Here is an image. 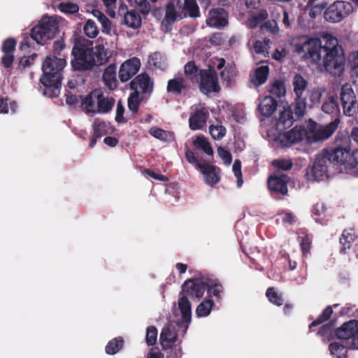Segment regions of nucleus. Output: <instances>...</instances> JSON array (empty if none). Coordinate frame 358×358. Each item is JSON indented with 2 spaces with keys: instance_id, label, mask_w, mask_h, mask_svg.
I'll return each instance as SVG.
<instances>
[{
  "instance_id": "obj_1",
  "label": "nucleus",
  "mask_w": 358,
  "mask_h": 358,
  "mask_svg": "<svg viewBox=\"0 0 358 358\" xmlns=\"http://www.w3.org/2000/svg\"><path fill=\"white\" fill-rule=\"evenodd\" d=\"M296 51L323 66L334 76H341L344 71L345 59L343 50L337 38L331 34L323 35L320 39L306 38L302 43L296 45Z\"/></svg>"
},
{
  "instance_id": "obj_2",
  "label": "nucleus",
  "mask_w": 358,
  "mask_h": 358,
  "mask_svg": "<svg viewBox=\"0 0 358 358\" xmlns=\"http://www.w3.org/2000/svg\"><path fill=\"white\" fill-rule=\"evenodd\" d=\"M98 44L89 47L85 43H76L72 50L74 57L71 62L75 70H87L94 66L106 63L112 56V51L105 47L101 38L98 39Z\"/></svg>"
},
{
  "instance_id": "obj_3",
  "label": "nucleus",
  "mask_w": 358,
  "mask_h": 358,
  "mask_svg": "<svg viewBox=\"0 0 358 358\" xmlns=\"http://www.w3.org/2000/svg\"><path fill=\"white\" fill-rule=\"evenodd\" d=\"M66 64L64 58L55 56L47 57L42 65L43 76L40 81L44 86L43 94L50 97L59 94L61 88V71Z\"/></svg>"
},
{
  "instance_id": "obj_4",
  "label": "nucleus",
  "mask_w": 358,
  "mask_h": 358,
  "mask_svg": "<svg viewBox=\"0 0 358 358\" xmlns=\"http://www.w3.org/2000/svg\"><path fill=\"white\" fill-rule=\"evenodd\" d=\"M206 286V282L203 280L199 278L187 280L182 285L178 303L182 315V322L185 323V329L191 321L192 316L191 304L187 296L189 295L199 299L204 294Z\"/></svg>"
},
{
  "instance_id": "obj_5",
  "label": "nucleus",
  "mask_w": 358,
  "mask_h": 358,
  "mask_svg": "<svg viewBox=\"0 0 358 358\" xmlns=\"http://www.w3.org/2000/svg\"><path fill=\"white\" fill-rule=\"evenodd\" d=\"M325 157L329 162L340 164L347 169H356L358 166V150L350 152L349 140L345 139L336 148L327 150Z\"/></svg>"
},
{
  "instance_id": "obj_6",
  "label": "nucleus",
  "mask_w": 358,
  "mask_h": 358,
  "mask_svg": "<svg viewBox=\"0 0 358 358\" xmlns=\"http://www.w3.org/2000/svg\"><path fill=\"white\" fill-rule=\"evenodd\" d=\"M308 80L299 73L295 74L292 79V87L294 97V109L295 115L302 117L308 106Z\"/></svg>"
},
{
  "instance_id": "obj_7",
  "label": "nucleus",
  "mask_w": 358,
  "mask_h": 358,
  "mask_svg": "<svg viewBox=\"0 0 358 358\" xmlns=\"http://www.w3.org/2000/svg\"><path fill=\"white\" fill-rule=\"evenodd\" d=\"M59 29V21L55 17L44 16L38 24L31 29V36L38 44L43 45L55 37Z\"/></svg>"
},
{
  "instance_id": "obj_8",
  "label": "nucleus",
  "mask_w": 358,
  "mask_h": 358,
  "mask_svg": "<svg viewBox=\"0 0 358 358\" xmlns=\"http://www.w3.org/2000/svg\"><path fill=\"white\" fill-rule=\"evenodd\" d=\"M339 122V120L336 118L333 122L325 126L310 122L306 129L307 142H317L328 138L336 131Z\"/></svg>"
},
{
  "instance_id": "obj_9",
  "label": "nucleus",
  "mask_w": 358,
  "mask_h": 358,
  "mask_svg": "<svg viewBox=\"0 0 358 358\" xmlns=\"http://www.w3.org/2000/svg\"><path fill=\"white\" fill-rule=\"evenodd\" d=\"M353 6L348 1H337L325 10L324 16L326 20L336 23L342 21L354 11Z\"/></svg>"
},
{
  "instance_id": "obj_10",
  "label": "nucleus",
  "mask_w": 358,
  "mask_h": 358,
  "mask_svg": "<svg viewBox=\"0 0 358 358\" xmlns=\"http://www.w3.org/2000/svg\"><path fill=\"white\" fill-rule=\"evenodd\" d=\"M338 338L346 341L350 348L358 350V322L351 320L344 323L336 331Z\"/></svg>"
},
{
  "instance_id": "obj_11",
  "label": "nucleus",
  "mask_w": 358,
  "mask_h": 358,
  "mask_svg": "<svg viewBox=\"0 0 358 358\" xmlns=\"http://www.w3.org/2000/svg\"><path fill=\"white\" fill-rule=\"evenodd\" d=\"M189 117V127L191 130L203 129L209 117L208 109L203 106H193Z\"/></svg>"
},
{
  "instance_id": "obj_12",
  "label": "nucleus",
  "mask_w": 358,
  "mask_h": 358,
  "mask_svg": "<svg viewBox=\"0 0 358 358\" xmlns=\"http://www.w3.org/2000/svg\"><path fill=\"white\" fill-rule=\"evenodd\" d=\"M306 129L301 127H295L291 130L280 133L276 137V141L284 147H289L304 139L306 140Z\"/></svg>"
},
{
  "instance_id": "obj_13",
  "label": "nucleus",
  "mask_w": 358,
  "mask_h": 358,
  "mask_svg": "<svg viewBox=\"0 0 358 358\" xmlns=\"http://www.w3.org/2000/svg\"><path fill=\"white\" fill-rule=\"evenodd\" d=\"M200 87L206 92H217L220 86L217 81V73L214 69L210 67L207 70L200 71Z\"/></svg>"
},
{
  "instance_id": "obj_14",
  "label": "nucleus",
  "mask_w": 358,
  "mask_h": 358,
  "mask_svg": "<svg viewBox=\"0 0 358 358\" xmlns=\"http://www.w3.org/2000/svg\"><path fill=\"white\" fill-rule=\"evenodd\" d=\"M329 160L324 156H318L313 168L307 173L308 180L310 181H320L327 177V164Z\"/></svg>"
},
{
  "instance_id": "obj_15",
  "label": "nucleus",
  "mask_w": 358,
  "mask_h": 358,
  "mask_svg": "<svg viewBox=\"0 0 358 358\" xmlns=\"http://www.w3.org/2000/svg\"><path fill=\"white\" fill-rule=\"evenodd\" d=\"M141 66V61L137 57H132L124 61L120 66L118 75L122 82L129 80L139 71Z\"/></svg>"
},
{
  "instance_id": "obj_16",
  "label": "nucleus",
  "mask_w": 358,
  "mask_h": 358,
  "mask_svg": "<svg viewBox=\"0 0 358 358\" xmlns=\"http://www.w3.org/2000/svg\"><path fill=\"white\" fill-rule=\"evenodd\" d=\"M341 100L344 113L348 116H352L355 112L356 99L354 91L350 84H345L342 86Z\"/></svg>"
},
{
  "instance_id": "obj_17",
  "label": "nucleus",
  "mask_w": 358,
  "mask_h": 358,
  "mask_svg": "<svg viewBox=\"0 0 358 358\" xmlns=\"http://www.w3.org/2000/svg\"><path fill=\"white\" fill-rule=\"evenodd\" d=\"M180 10L179 0H173L167 4L165 16L162 21V27L166 31L169 30V26L173 24L178 17H180L179 14Z\"/></svg>"
},
{
  "instance_id": "obj_18",
  "label": "nucleus",
  "mask_w": 358,
  "mask_h": 358,
  "mask_svg": "<svg viewBox=\"0 0 358 358\" xmlns=\"http://www.w3.org/2000/svg\"><path fill=\"white\" fill-rule=\"evenodd\" d=\"M288 180L286 175L280 173H275L268 178V187L271 191L284 195L288 191L287 187Z\"/></svg>"
},
{
  "instance_id": "obj_19",
  "label": "nucleus",
  "mask_w": 358,
  "mask_h": 358,
  "mask_svg": "<svg viewBox=\"0 0 358 358\" xmlns=\"http://www.w3.org/2000/svg\"><path fill=\"white\" fill-rule=\"evenodd\" d=\"M131 90L137 94L151 93L152 91V83L146 74H141L136 76L130 83Z\"/></svg>"
},
{
  "instance_id": "obj_20",
  "label": "nucleus",
  "mask_w": 358,
  "mask_h": 358,
  "mask_svg": "<svg viewBox=\"0 0 358 358\" xmlns=\"http://www.w3.org/2000/svg\"><path fill=\"white\" fill-rule=\"evenodd\" d=\"M206 24L218 28L224 27L227 24V13L223 8L212 9L208 13Z\"/></svg>"
},
{
  "instance_id": "obj_21",
  "label": "nucleus",
  "mask_w": 358,
  "mask_h": 358,
  "mask_svg": "<svg viewBox=\"0 0 358 358\" xmlns=\"http://www.w3.org/2000/svg\"><path fill=\"white\" fill-rule=\"evenodd\" d=\"M203 175L206 184L213 186L220 181V176L217 168L208 163L203 162L199 164L198 169Z\"/></svg>"
},
{
  "instance_id": "obj_22",
  "label": "nucleus",
  "mask_w": 358,
  "mask_h": 358,
  "mask_svg": "<svg viewBox=\"0 0 358 358\" xmlns=\"http://www.w3.org/2000/svg\"><path fill=\"white\" fill-rule=\"evenodd\" d=\"M99 90L92 91L82 100L84 111L87 114L98 113L99 108Z\"/></svg>"
},
{
  "instance_id": "obj_23",
  "label": "nucleus",
  "mask_w": 358,
  "mask_h": 358,
  "mask_svg": "<svg viewBox=\"0 0 358 358\" xmlns=\"http://www.w3.org/2000/svg\"><path fill=\"white\" fill-rule=\"evenodd\" d=\"M321 110L334 116H337L340 113V108L338 100L333 94L327 93L321 106Z\"/></svg>"
},
{
  "instance_id": "obj_24",
  "label": "nucleus",
  "mask_w": 358,
  "mask_h": 358,
  "mask_svg": "<svg viewBox=\"0 0 358 358\" xmlns=\"http://www.w3.org/2000/svg\"><path fill=\"white\" fill-rule=\"evenodd\" d=\"M177 335L173 324L164 327L160 334V342L164 348H169L176 342Z\"/></svg>"
},
{
  "instance_id": "obj_25",
  "label": "nucleus",
  "mask_w": 358,
  "mask_h": 358,
  "mask_svg": "<svg viewBox=\"0 0 358 358\" xmlns=\"http://www.w3.org/2000/svg\"><path fill=\"white\" fill-rule=\"evenodd\" d=\"M268 73L269 68L267 65L259 66L250 75L251 82L255 87L260 86L266 81Z\"/></svg>"
},
{
  "instance_id": "obj_26",
  "label": "nucleus",
  "mask_w": 358,
  "mask_h": 358,
  "mask_svg": "<svg viewBox=\"0 0 358 358\" xmlns=\"http://www.w3.org/2000/svg\"><path fill=\"white\" fill-rule=\"evenodd\" d=\"M277 102L270 96H265L259 104V109L262 115L271 116L276 110Z\"/></svg>"
},
{
  "instance_id": "obj_27",
  "label": "nucleus",
  "mask_w": 358,
  "mask_h": 358,
  "mask_svg": "<svg viewBox=\"0 0 358 358\" xmlns=\"http://www.w3.org/2000/svg\"><path fill=\"white\" fill-rule=\"evenodd\" d=\"M103 80L105 85L110 90H113L116 87V66L115 65L110 64L104 70L103 73Z\"/></svg>"
},
{
  "instance_id": "obj_28",
  "label": "nucleus",
  "mask_w": 358,
  "mask_h": 358,
  "mask_svg": "<svg viewBox=\"0 0 358 358\" xmlns=\"http://www.w3.org/2000/svg\"><path fill=\"white\" fill-rule=\"evenodd\" d=\"M267 17L268 13L265 10H258L255 12H252L250 13L247 22V27L251 29L255 28L262 24V22L265 20Z\"/></svg>"
},
{
  "instance_id": "obj_29",
  "label": "nucleus",
  "mask_w": 358,
  "mask_h": 358,
  "mask_svg": "<svg viewBox=\"0 0 358 358\" xmlns=\"http://www.w3.org/2000/svg\"><path fill=\"white\" fill-rule=\"evenodd\" d=\"M123 22L130 28L137 29L141 25V17L136 10H131L124 14Z\"/></svg>"
},
{
  "instance_id": "obj_30",
  "label": "nucleus",
  "mask_w": 358,
  "mask_h": 358,
  "mask_svg": "<svg viewBox=\"0 0 358 358\" xmlns=\"http://www.w3.org/2000/svg\"><path fill=\"white\" fill-rule=\"evenodd\" d=\"M115 100L108 96H106L99 90V108L98 113H106L113 107Z\"/></svg>"
},
{
  "instance_id": "obj_31",
  "label": "nucleus",
  "mask_w": 358,
  "mask_h": 358,
  "mask_svg": "<svg viewBox=\"0 0 358 358\" xmlns=\"http://www.w3.org/2000/svg\"><path fill=\"white\" fill-rule=\"evenodd\" d=\"M187 87V83L185 79L182 77H176L169 80L167 90L176 94H180Z\"/></svg>"
},
{
  "instance_id": "obj_32",
  "label": "nucleus",
  "mask_w": 358,
  "mask_h": 358,
  "mask_svg": "<svg viewBox=\"0 0 358 358\" xmlns=\"http://www.w3.org/2000/svg\"><path fill=\"white\" fill-rule=\"evenodd\" d=\"M149 134L162 141L170 142L173 140V134L172 132L163 130L157 127H151L149 130Z\"/></svg>"
},
{
  "instance_id": "obj_33",
  "label": "nucleus",
  "mask_w": 358,
  "mask_h": 358,
  "mask_svg": "<svg viewBox=\"0 0 358 358\" xmlns=\"http://www.w3.org/2000/svg\"><path fill=\"white\" fill-rule=\"evenodd\" d=\"M92 15L96 17L101 24L102 32L108 35L111 33V22L109 19L99 10H93Z\"/></svg>"
},
{
  "instance_id": "obj_34",
  "label": "nucleus",
  "mask_w": 358,
  "mask_h": 358,
  "mask_svg": "<svg viewBox=\"0 0 358 358\" xmlns=\"http://www.w3.org/2000/svg\"><path fill=\"white\" fill-rule=\"evenodd\" d=\"M292 124V115L289 108L284 109L280 112V115L277 122V128L282 129L289 127Z\"/></svg>"
},
{
  "instance_id": "obj_35",
  "label": "nucleus",
  "mask_w": 358,
  "mask_h": 358,
  "mask_svg": "<svg viewBox=\"0 0 358 358\" xmlns=\"http://www.w3.org/2000/svg\"><path fill=\"white\" fill-rule=\"evenodd\" d=\"M325 92L326 89L323 87H315L310 91H308L310 106L318 105L320 103L322 97Z\"/></svg>"
},
{
  "instance_id": "obj_36",
  "label": "nucleus",
  "mask_w": 358,
  "mask_h": 358,
  "mask_svg": "<svg viewBox=\"0 0 358 358\" xmlns=\"http://www.w3.org/2000/svg\"><path fill=\"white\" fill-rule=\"evenodd\" d=\"M193 144L202 150L208 155H212L213 154V148L208 140L204 136L200 135L196 136L194 141Z\"/></svg>"
},
{
  "instance_id": "obj_37",
  "label": "nucleus",
  "mask_w": 358,
  "mask_h": 358,
  "mask_svg": "<svg viewBox=\"0 0 358 358\" xmlns=\"http://www.w3.org/2000/svg\"><path fill=\"white\" fill-rule=\"evenodd\" d=\"M331 355L336 358H346L347 348L340 342H334L329 347Z\"/></svg>"
},
{
  "instance_id": "obj_38",
  "label": "nucleus",
  "mask_w": 358,
  "mask_h": 358,
  "mask_svg": "<svg viewBox=\"0 0 358 358\" xmlns=\"http://www.w3.org/2000/svg\"><path fill=\"white\" fill-rule=\"evenodd\" d=\"M93 127L95 138H100L103 135L109 133L110 129L109 124L98 119L94 120Z\"/></svg>"
},
{
  "instance_id": "obj_39",
  "label": "nucleus",
  "mask_w": 358,
  "mask_h": 358,
  "mask_svg": "<svg viewBox=\"0 0 358 358\" xmlns=\"http://www.w3.org/2000/svg\"><path fill=\"white\" fill-rule=\"evenodd\" d=\"M148 63L159 69L166 68V58L164 55L159 52H154L150 55Z\"/></svg>"
},
{
  "instance_id": "obj_40",
  "label": "nucleus",
  "mask_w": 358,
  "mask_h": 358,
  "mask_svg": "<svg viewBox=\"0 0 358 358\" xmlns=\"http://www.w3.org/2000/svg\"><path fill=\"white\" fill-rule=\"evenodd\" d=\"M326 7L327 2L324 0L319 1L318 3L308 4V15L311 18H315L322 14Z\"/></svg>"
},
{
  "instance_id": "obj_41",
  "label": "nucleus",
  "mask_w": 358,
  "mask_h": 358,
  "mask_svg": "<svg viewBox=\"0 0 358 358\" xmlns=\"http://www.w3.org/2000/svg\"><path fill=\"white\" fill-rule=\"evenodd\" d=\"M269 92L272 96L281 97L285 95L286 88L284 82L275 80L271 85Z\"/></svg>"
},
{
  "instance_id": "obj_42",
  "label": "nucleus",
  "mask_w": 358,
  "mask_h": 358,
  "mask_svg": "<svg viewBox=\"0 0 358 358\" xmlns=\"http://www.w3.org/2000/svg\"><path fill=\"white\" fill-rule=\"evenodd\" d=\"M213 306V302L211 299H208L201 303L196 310V313L197 316L206 317L210 313Z\"/></svg>"
},
{
  "instance_id": "obj_43",
  "label": "nucleus",
  "mask_w": 358,
  "mask_h": 358,
  "mask_svg": "<svg viewBox=\"0 0 358 358\" xmlns=\"http://www.w3.org/2000/svg\"><path fill=\"white\" fill-rule=\"evenodd\" d=\"M17 108L15 101H10L8 99H0V113H8L10 110L15 113Z\"/></svg>"
},
{
  "instance_id": "obj_44",
  "label": "nucleus",
  "mask_w": 358,
  "mask_h": 358,
  "mask_svg": "<svg viewBox=\"0 0 358 358\" xmlns=\"http://www.w3.org/2000/svg\"><path fill=\"white\" fill-rule=\"evenodd\" d=\"M83 30L85 34L90 38H94L99 34V29L95 22L92 20L86 21Z\"/></svg>"
},
{
  "instance_id": "obj_45",
  "label": "nucleus",
  "mask_w": 358,
  "mask_h": 358,
  "mask_svg": "<svg viewBox=\"0 0 358 358\" xmlns=\"http://www.w3.org/2000/svg\"><path fill=\"white\" fill-rule=\"evenodd\" d=\"M209 133L215 140H221L226 134V129L222 125H210Z\"/></svg>"
},
{
  "instance_id": "obj_46",
  "label": "nucleus",
  "mask_w": 358,
  "mask_h": 358,
  "mask_svg": "<svg viewBox=\"0 0 358 358\" xmlns=\"http://www.w3.org/2000/svg\"><path fill=\"white\" fill-rule=\"evenodd\" d=\"M123 341L122 338H115L110 341L106 347V352L109 355L117 353L122 346Z\"/></svg>"
},
{
  "instance_id": "obj_47",
  "label": "nucleus",
  "mask_w": 358,
  "mask_h": 358,
  "mask_svg": "<svg viewBox=\"0 0 358 358\" xmlns=\"http://www.w3.org/2000/svg\"><path fill=\"white\" fill-rule=\"evenodd\" d=\"M184 69H185V73L191 80L196 79V81L199 80H198V76H199L198 72H199V70H198L197 66L194 64V62H189L187 64H186L185 67H184Z\"/></svg>"
},
{
  "instance_id": "obj_48",
  "label": "nucleus",
  "mask_w": 358,
  "mask_h": 358,
  "mask_svg": "<svg viewBox=\"0 0 358 358\" xmlns=\"http://www.w3.org/2000/svg\"><path fill=\"white\" fill-rule=\"evenodd\" d=\"M184 4L185 8L189 12L190 17H199V11L196 0H185Z\"/></svg>"
},
{
  "instance_id": "obj_49",
  "label": "nucleus",
  "mask_w": 358,
  "mask_h": 358,
  "mask_svg": "<svg viewBox=\"0 0 358 358\" xmlns=\"http://www.w3.org/2000/svg\"><path fill=\"white\" fill-rule=\"evenodd\" d=\"M355 235L352 230L344 231L342 237L340 238L341 243L344 246L343 249L349 248L350 243L355 240Z\"/></svg>"
},
{
  "instance_id": "obj_50",
  "label": "nucleus",
  "mask_w": 358,
  "mask_h": 358,
  "mask_svg": "<svg viewBox=\"0 0 358 358\" xmlns=\"http://www.w3.org/2000/svg\"><path fill=\"white\" fill-rule=\"evenodd\" d=\"M266 296L268 300L276 306H281L283 303V299L279 295L273 288H268L266 291Z\"/></svg>"
},
{
  "instance_id": "obj_51",
  "label": "nucleus",
  "mask_w": 358,
  "mask_h": 358,
  "mask_svg": "<svg viewBox=\"0 0 358 358\" xmlns=\"http://www.w3.org/2000/svg\"><path fill=\"white\" fill-rule=\"evenodd\" d=\"M140 102L141 99L139 98V94L136 92L131 93L128 99V107L129 110L134 113L137 112Z\"/></svg>"
},
{
  "instance_id": "obj_52",
  "label": "nucleus",
  "mask_w": 358,
  "mask_h": 358,
  "mask_svg": "<svg viewBox=\"0 0 358 358\" xmlns=\"http://www.w3.org/2000/svg\"><path fill=\"white\" fill-rule=\"evenodd\" d=\"M232 171L235 177L237 178V187H240L243 185L241 162L239 159H236L232 166Z\"/></svg>"
},
{
  "instance_id": "obj_53",
  "label": "nucleus",
  "mask_w": 358,
  "mask_h": 358,
  "mask_svg": "<svg viewBox=\"0 0 358 358\" xmlns=\"http://www.w3.org/2000/svg\"><path fill=\"white\" fill-rule=\"evenodd\" d=\"M58 9L62 13L73 14L78 11V6L72 2L61 3Z\"/></svg>"
},
{
  "instance_id": "obj_54",
  "label": "nucleus",
  "mask_w": 358,
  "mask_h": 358,
  "mask_svg": "<svg viewBox=\"0 0 358 358\" xmlns=\"http://www.w3.org/2000/svg\"><path fill=\"white\" fill-rule=\"evenodd\" d=\"M157 336V330L153 327L150 326L147 328L146 331V342L148 345H152L155 343Z\"/></svg>"
},
{
  "instance_id": "obj_55",
  "label": "nucleus",
  "mask_w": 358,
  "mask_h": 358,
  "mask_svg": "<svg viewBox=\"0 0 358 358\" xmlns=\"http://www.w3.org/2000/svg\"><path fill=\"white\" fill-rule=\"evenodd\" d=\"M261 30L264 31H269L275 34L278 31L277 22L274 20H268L260 25Z\"/></svg>"
},
{
  "instance_id": "obj_56",
  "label": "nucleus",
  "mask_w": 358,
  "mask_h": 358,
  "mask_svg": "<svg viewBox=\"0 0 358 358\" xmlns=\"http://www.w3.org/2000/svg\"><path fill=\"white\" fill-rule=\"evenodd\" d=\"M331 313H332V310L330 307H327V308H325L322 314L320 316V317L317 320L313 322L310 324V328L315 327V326L321 324L322 322L328 320L329 318V317L331 316Z\"/></svg>"
},
{
  "instance_id": "obj_57",
  "label": "nucleus",
  "mask_w": 358,
  "mask_h": 358,
  "mask_svg": "<svg viewBox=\"0 0 358 358\" xmlns=\"http://www.w3.org/2000/svg\"><path fill=\"white\" fill-rule=\"evenodd\" d=\"M16 41L14 38H8L4 41L1 50L3 53H12L15 49Z\"/></svg>"
},
{
  "instance_id": "obj_58",
  "label": "nucleus",
  "mask_w": 358,
  "mask_h": 358,
  "mask_svg": "<svg viewBox=\"0 0 358 358\" xmlns=\"http://www.w3.org/2000/svg\"><path fill=\"white\" fill-rule=\"evenodd\" d=\"M254 49L256 53L266 56L268 54V41H257L254 45Z\"/></svg>"
},
{
  "instance_id": "obj_59",
  "label": "nucleus",
  "mask_w": 358,
  "mask_h": 358,
  "mask_svg": "<svg viewBox=\"0 0 358 358\" xmlns=\"http://www.w3.org/2000/svg\"><path fill=\"white\" fill-rule=\"evenodd\" d=\"M134 6L141 13L143 14L148 13L150 10L149 3L147 0H134Z\"/></svg>"
},
{
  "instance_id": "obj_60",
  "label": "nucleus",
  "mask_w": 358,
  "mask_h": 358,
  "mask_svg": "<svg viewBox=\"0 0 358 358\" xmlns=\"http://www.w3.org/2000/svg\"><path fill=\"white\" fill-rule=\"evenodd\" d=\"M273 164L277 168L287 171L292 168V163L289 159H278L273 162Z\"/></svg>"
},
{
  "instance_id": "obj_61",
  "label": "nucleus",
  "mask_w": 358,
  "mask_h": 358,
  "mask_svg": "<svg viewBox=\"0 0 358 358\" xmlns=\"http://www.w3.org/2000/svg\"><path fill=\"white\" fill-rule=\"evenodd\" d=\"M217 152L220 158L224 161V163L227 165H229L231 162L230 152L221 147L217 148Z\"/></svg>"
},
{
  "instance_id": "obj_62",
  "label": "nucleus",
  "mask_w": 358,
  "mask_h": 358,
  "mask_svg": "<svg viewBox=\"0 0 358 358\" xmlns=\"http://www.w3.org/2000/svg\"><path fill=\"white\" fill-rule=\"evenodd\" d=\"M234 72L231 68L226 67L220 72L222 80L227 83H230L231 78L234 76Z\"/></svg>"
},
{
  "instance_id": "obj_63",
  "label": "nucleus",
  "mask_w": 358,
  "mask_h": 358,
  "mask_svg": "<svg viewBox=\"0 0 358 358\" xmlns=\"http://www.w3.org/2000/svg\"><path fill=\"white\" fill-rule=\"evenodd\" d=\"M185 157L188 162L190 164H194L196 169H199V164H203V162H199L195 157L194 152L189 150H187L185 152Z\"/></svg>"
},
{
  "instance_id": "obj_64",
  "label": "nucleus",
  "mask_w": 358,
  "mask_h": 358,
  "mask_svg": "<svg viewBox=\"0 0 358 358\" xmlns=\"http://www.w3.org/2000/svg\"><path fill=\"white\" fill-rule=\"evenodd\" d=\"M287 55V51L282 47H279L276 48L275 51L273 55V57L275 60L281 61Z\"/></svg>"
}]
</instances>
